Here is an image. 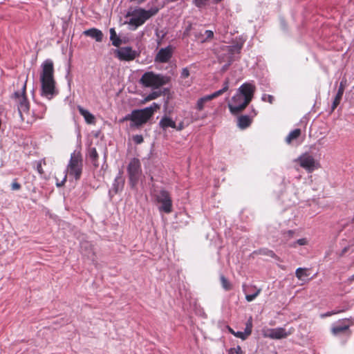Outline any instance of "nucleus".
Returning <instances> with one entry per match:
<instances>
[{
  "label": "nucleus",
  "instance_id": "nucleus-46",
  "mask_svg": "<svg viewBox=\"0 0 354 354\" xmlns=\"http://www.w3.org/2000/svg\"><path fill=\"white\" fill-rule=\"evenodd\" d=\"M146 0H130V1L131 2H134L136 3H138V4H140L143 2H145Z\"/></svg>",
  "mask_w": 354,
  "mask_h": 354
},
{
  "label": "nucleus",
  "instance_id": "nucleus-9",
  "mask_svg": "<svg viewBox=\"0 0 354 354\" xmlns=\"http://www.w3.org/2000/svg\"><path fill=\"white\" fill-rule=\"evenodd\" d=\"M127 173L131 187H136L142 174L141 163L139 159L134 158L130 160L127 167Z\"/></svg>",
  "mask_w": 354,
  "mask_h": 354
},
{
  "label": "nucleus",
  "instance_id": "nucleus-19",
  "mask_svg": "<svg viewBox=\"0 0 354 354\" xmlns=\"http://www.w3.org/2000/svg\"><path fill=\"white\" fill-rule=\"evenodd\" d=\"M83 34L86 36L90 37L94 39L96 41L100 42L103 39L102 32L97 28H93L86 30L83 32Z\"/></svg>",
  "mask_w": 354,
  "mask_h": 354
},
{
  "label": "nucleus",
  "instance_id": "nucleus-28",
  "mask_svg": "<svg viewBox=\"0 0 354 354\" xmlns=\"http://www.w3.org/2000/svg\"><path fill=\"white\" fill-rule=\"evenodd\" d=\"M300 134H301V130L299 129H295L292 130V131H290L289 133V134L286 138V142L288 144L291 143V142L293 140L297 139V138H299Z\"/></svg>",
  "mask_w": 354,
  "mask_h": 354
},
{
  "label": "nucleus",
  "instance_id": "nucleus-37",
  "mask_svg": "<svg viewBox=\"0 0 354 354\" xmlns=\"http://www.w3.org/2000/svg\"><path fill=\"white\" fill-rule=\"evenodd\" d=\"M133 140L136 144H141L144 139L142 135H136L133 137Z\"/></svg>",
  "mask_w": 354,
  "mask_h": 354
},
{
  "label": "nucleus",
  "instance_id": "nucleus-6",
  "mask_svg": "<svg viewBox=\"0 0 354 354\" xmlns=\"http://www.w3.org/2000/svg\"><path fill=\"white\" fill-rule=\"evenodd\" d=\"M243 42L236 43L232 46H222L221 47V51L229 53V55H218V59L220 62H226L227 64L225 67H228L236 59V56L238 55L243 48Z\"/></svg>",
  "mask_w": 354,
  "mask_h": 354
},
{
  "label": "nucleus",
  "instance_id": "nucleus-10",
  "mask_svg": "<svg viewBox=\"0 0 354 354\" xmlns=\"http://www.w3.org/2000/svg\"><path fill=\"white\" fill-rule=\"evenodd\" d=\"M229 88V80L226 79L225 82H223L222 88L205 96H203L200 97L196 104V109L198 111H203L206 104L212 100L213 99L218 97L219 95H222L225 92H226Z\"/></svg>",
  "mask_w": 354,
  "mask_h": 354
},
{
  "label": "nucleus",
  "instance_id": "nucleus-30",
  "mask_svg": "<svg viewBox=\"0 0 354 354\" xmlns=\"http://www.w3.org/2000/svg\"><path fill=\"white\" fill-rule=\"evenodd\" d=\"M308 243V240L306 238H301L290 243V247L295 248L297 247V245H306Z\"/></svg>",
  "mask_w": 354,
  "mask_h": 354
},
{
  "label": "nucleus",
  "instance_id": "nucleus-21",
  "mask_svg": "<svg viewBox=\"0 0 354 354\" xmlns=\"http://www.w3.org/2000/svg\"><path fill=\"white\" fill-rule=\"evenodd\" d=\"M77 109H78L80 113L81 114V115H82L84 117L85 122L87 124H95V117L91 113H90L88 110L84 109L81 106H78Z\"/></svg>",
  "mask_w": 354,
  "mask_h": 354
},
{
  "label": "nucleus",
  "instance_id": "nucleus-42",
  "mask_svg": "<svg viewBox=\"0 0 354 354\" xmlns=\"http://www.w3.org/2000/svg\"><path fill=\"white\" fill-rule=\"evenodd\" d=\"M192 24L189 23L185 28L183 35H185V36L188 35L190 30H192Z\"/></svg>",
  "mask_w": 354,
  "mask_h": 354
},
{
  "label": "nucleus",
  "instance_id": "nucleus-2",
  "mask_svg": "<svg viewBox=\"0 0 354 354\" xmlns=\"http://www.w3.org/2000/svg\"><path fill=\"white\" fill-rule=\"evenodd\" d=\"M160 107L159 104L153 102L148 107L133 110L129 114L125 115L123 120H129L131 128L138 129L147 123Z\"/></svg>",
  "mask_w": 354,
  "mask_h": 354
},
{
  "label": "nucleus",
  "instance_id": "nucleus-27",
  "mask_svg": "<svg viewBox=\"0 0 354 354\" xmlns=\"http://www.w3.org/2000/svg\"><path fill=\"white\" fill-rule=\"evenodd\" d=\"M81 249L84 256H87L88 258L92 259L94 253L91 248V244L86 243L81 244Z\"/></svg>",
  "mask_w": 354,
  "mask_h": 354
},
{
  "label": "nucleus",
  "instance_id": "nucleus-39",
  "mask_svg": "<svg viewBox=\"0 0 354 354\" xmlns=\"http://www.w3.org/2000/svg\"><path fill=\"white\" fill-rule=\"evenodd\" d=\"M241 349L239 346L236 348H230L228 351V354H241Z\"/></svg>",
  "mask_w": 354,
  "mask_h": 354
},
{
  "label": "nucleus",
  "instance_id": "nucleus-17",
  "mask_svg": "<svg viewBox=\"0 0 354 354\" xmlns=\"http://www.w3.org/2000/svg\"><path fill=\"white\" fill-rule=\"evenodd\" d=\"M291 334L290 331H286L284 328L278 327L275 328H270L264 333V337L273 339H280L285 338Z\"/></svg>",
  "mask_w": 354,
  "mask_h": 354
},
{
  "label": "nucleus",
  "instance_id": "nucleus-53",
  "mask_svg": "<svg viewBox=\"0 0 354 354\" xmlns=\"http://www.w3.org/2000/svg\"><path fill=\"white\" fill-rule=\"evenodd\" d=\"M216 2H220L222 0H215Z\"/></svg>",
  "mask_w": 354,
  "mask_h": 354
},
{
  "label": "nucleus",
  "instance_id": "nucleus-11",
  "mask_svg": "<svg viewBox=\"0 0 354 354\" xmlns=\"http://www.w3.org/2000/svg\"><path fill=\"white\" fill-rule=\"evenodd\" d=\"M156 200L161 205L158 207L160 212L169 214L172 212V200L169 193L165 189H161L155 195Z\"/></svg>",
  "mask_w": 354,
  "mask_h": 354
},
{
  "label": "nucleus",
  "instance_id": "nucleus-47",
  "mask_svg": "<svg viewBox=\"0 0 354 354\" xmlns=\"http://www.w3.org/2000/svg\"><path fill=\"white\" fill-rule=\"evenodd\" d=\"M337 313L336 312H334V311H331V312H328L326 313L325 315H323V317H327V316H330L332 315H335Z\"/></svg>",
  "mask_w": 354,
  "mask_h": 354
},
{
  "label": "nucleus",
  "instance_id": "nucleus-49",
  "mask_svg": "<svg viewBox=\"0 0 354 354\" xmlns=\"http://www.w3.org/2000/svg\"><path fill=\"white\" fill-rule=\"evenodd\" d=\"M268 255L273 257L275 256L274 253L272 251H269Z\"/></svg>",
  "mask_w": 354,
  "mask_h": 354
},
{
  "label": "nucleus",
  "instance_id": "nucleus-7",
  "mask_svg": "<svg viewBox=\"0 0 354 354\" xmlns=\"http://www.w3.org/2000/svg\"><path fill=\"white\" fill-rule=\"evenodd\" d=\"M243 42L236 43L232 46H222L221 47V51L229 53V55H218V59L220 62H226L227 64L225 67H228L236 59V56L238 55L243 48Z\"/></svg>",
  "mask_w": 354,
  "mask_h": 354
},
{
  "label": "nucleus",
  "instance_id": "nucleus-3",
  "mask_svg": "<svg viewBox=\"0 0 354 354\" xmlns=\"http://www.w3.org/2000/svg\"><path fill=\"white\" fill-rule=\"evenodd\" d=\"M156 8L146 10L143 8H136L131 12H127V16L130 17L129 25L131 26L132 30H136L138 27L142 26L145 22L158 12Z\"/></svg>",
  "mask_w": 354,
  "mask_h": 354
},
{
  "label": "nucleus",
  "instance_id": "nucleus-31",
  "mask_svg": "<svg viewBox=\"0 0 354 354\" xmlns=\"http://www.w3.org/2000/svg\"><path fill=\"white\" fill-rule=\"evenodd\" d=\"M161 92L160 91H152L149 94H148L144 99L145 102H148L152 100H155L159 96H160Z\"/></svg>",
  "mask_w": 354,
  "mask_h": 354
},
{
  "label": "nucleus",
  "instance_id": "nucleus-36",
  "mask_svg": "<svg viewBox=\"0 0 354 354\" xmlns=\"http://www.w3.org/2000/svg\"><path fill=\"white\" fill-rule=\"evenodd\" d=\"M261 100L264 102H268L272 104L274 101V97L271 95L263 94L261 97Z\"/></svg>",
  "mask_w": 354,
  "mask_h": 354
},
{
  "label": "nucleus",
  "instance_id": "nucleus-34",
  "mask_svg": "<svg viewBox=\"0 0 354 354\" xmlns=\"http://www.w3.org/2000/svg\"><path fill=\"white\" fill-rule=\"evenodd\" d=\"M233 335L235 337L241 339L242 340H245L249 336V335H246L245 330L243 332H242V331L233 332Z\"/></svg>",
  "mask_w": 354,
  "mask_h": 354
},
{
  "label": "nucleus",
  "instance_id": "nucleus-22",
  "mask_svg": "<svg viewBox=\"0 0 354 354\" xmlns=\"http://www.w3.org/2000/svg\"><path fill=\"white\" fill-rule=\"evenodd\" d=\"M159 126L162 130H166L169 127L174 129L176 127V122L170 117L164 115L159 122Z\"/></svg>",
  "mask_w": 354,
  "mask_h": 354
},
{
  "label": "nucleus",
  "instance_id": "nucleus-26",
  "mask_svg": "<svg viewBox=\"0 0 354 354\" xmlns=\"http://www.w3.org/2000/svg\"><path fill=\"white\" fill-rule=\"evenodd\" d=\"M349 328L348 324L338 322L335 324L332 328V333L333 335H337L340 333L347 330Z\"/></svg>",
  "mask_w": 354,
  "mask_h": 354
},
{
  "label": "nucleus",
  "instance_id": "nucleus-29",
  "mask_svg": "<svg viewBox=\"0 0 354 354\" xmlns=\"http://www.w3.org/2000/svg\"><path fill=\"white\" fill-rule=\"evenodd\" d=\"M220 280L221 283V286L225 290H230L232 288L230 282L224 277V275L221 274L220 276Z\"/></svg>",
  "mask_w": 354,
  "mask_h": 354
},
{
  "label": "nucleus",
  "instance_id": "nucleus-18",
  "mask_svg": "<svg viewBox=\"0 0 354 354\" xmlns=\"http://www.w3.org/2000/svg\"><path fill=\"white\" fill-rule=\"evenodd\" d=\"M243 291L245 295V299L248 302L254 301L256 297L261 293V288H257L255 286H246L243 285Z\"/></svg>",
  "mask_w": 354,
  "mask_h": 354
},
{
  "label": "nucleus",
  "instance_id": "nucleus-41",
  "mask_svg": "<svg viewBox=\"0 0 354 354\" xmlns=\"http://www.w3.org/2000/svg\"><path fill=\"white\" fill-rule=\"evenodd\" d=\"M184 128H185V125H184V122L183 121L179 122L178 124H176V127H174V129H175L178 131H182L183 129H184Z\"/></svg>",
  "mask_w": 354,
  "mask_h": 354
},
{
  "label": "nucleus",
  "instance_id": "nucleus-32",
  "mask_svg": "<svg viewBox=\"0 0 354 354\" xmlns=\"http://www.w3.org/2000/svg\"><path fill=\"white\" fill-rule=\"evenodd\" d=\"M295 275L299 279H303L304 277H308L305 268H298L295 271Z\"/></svg>",
  "mask_w": 354,
  "mask_h": 354
},
{
  "label": "nucleus",
  "instance_id": "nucleus-43",
  "mask_svg": "<svg viewBox=\"0 0 354 354\" xmlns=\"http://www.w3.org/2000/svg\"><path fill=\"white\" fill-rule=\"evenodd\" d=\"M11 187L12 190H18L20 189L21 185L17 182H13L11 185Z\"/></svg>",
  "mask_w": 354,
  "mask_h": 354
},
{
  "label": "nucleus",
  "instance_id": "nucleus-16",
  "mask_svg": "<svg viewBox=\"0 0 354 354\" xmlns=\"http://www.w3.org/2000/svg\"><path fill=\"white\" fill-rule=\"evenodd\" d=\"M174 48L169 45L165 48H160L155 57V61L159 63H167L171 58Z\"/></svg>",
  "mask_w": 354,
  "mask_h": 354
},
{
  "label": "nucleus",
  "instance_id": "nucleus-23",
  "mask_svg": "<svg viewBox=\"0 0 354 354\" xmlns=\"http://www.w3.org/2000/svg\"><path fill=\"white\" fill-rule=\"evenodd\" d=\"M110 32V40L111 41L112 45L115 47H119L122 44H125L126 41L122 40L117 33L114 28H111L109 30Z\"/></svg>",
  "mask_w": 354,
  "mask_h": 354
},
{
  "label": "nucleus",
  "instance_id": "nucleus-1",
  "mask_svg": "<svg viewBox=\"0 0 354 354\" xmlns=\"http://www.w3.org/2000/svg\"><path fill=\"white\" fill-rule=\"evenodd\" d=\"M40 81L42 95L50 100L56 92L53 62L50 59H46L41 64Z\"/></svg>",
  "mask_w": 354,
  "mask_h": 354
},
{
  "label": "nucleus",
  "instance_id": "nucleus-40",
  "mask_svg": "<svg viewBox=\"0 0 354 354\" xmlns=\"http://www.w3.org/2000/svg\"><path fill=\"white\" fill-rule=\"evenodd\" d=\"M196 6L201 8L206 4V0H193Z\"/></svg>",
  "mask_w": 354,
  "mask_h": 354
},
{
  "label": "nucleus",
  "instance_id": "nucleus-48",
  "mask_svg": "<svg viewBox=\"0 0 354 354\" xmlns=\"http://www.w3.org/2000/svg\"><path fill=\"white\" fill-rule=\"evenodd\" d=\"M218 55H223V56L229 55V53H225V52L221 51Z\"/></svg>",
  "mask_w": 354,
  "mask_h": 354
},
{
  "label": "nucleus",
  "instance_id": "nucleus-5",
  "mask_svg": "<svg viewBox=\"0 0 354 354\" xmlns=\"http://www.w3.org/2000/svg\"><path fill=\"white\" fill-rule=\"evenodd\" d=\"M169 80L170 78L168 76L148 71L142 75L140 82L145 87L158 88L169 83Z\"/></svg>",
  "mask_w": 354,
  "mask_h": 354
},
{
  "label": "nucleus",
  "instance_id": "nucleus-12",
  "mask_svg": "<svg viewBox=\"0 0 354 354\" xmlns=\"http://www.w3.org/2000/svg\"><path fill=\"white\" fill-rule=\"evenodd\" d=\"M249 103H245V97L236 91L227 106L232 114L236 115L243 111Z\"/></svg>",
  "mask_w": 354,
  "mask_h": 354
},
{
  "label": "nucleus",
  "instance_id": "nucleus-33",
  "mask_svg": "<svg viewBox=\"0 0 354 354\" xmlns=\"http://www.w3.org/2000/svg\"><path fill=\"white\" fill-rule=\"evenodd\" d=\"M252 329V318L250 317L245 324V332L246 335H250Z\"/></svg>",
  "mask_w": 354,
  "mask_h": 354
},
{
  "label": "nucleus",
  "instance_id": "nucleus-8",
  "mask_svg": "<svg viewBox=\"0 0 354 354\" xmlns=\"http://www.w3.org/2000/svg\"><path fill=\"white\" fill-rule=\"evenodd\" d=\"M82 171V160L80 153L73 152L71 155L70 161L67 167L68 174L76 180L81 176Z\"/></svg>",
  "mask_w": 354,
  "mask_h": 354
},
{
  "label": "nucleus",
  "instance_id": "nucleus-13",
  "mask_svg": "<svg viewBox=\"0 0 354 354\" xmlns=\"http://www.w3.org/2000/svg\"><path fill=\"white\" fill-rule=\"evenodd\" d=\"M116 57L120 61L131 62L139 56V52L131 46L120 47L115 50Z\"/></svg>",
  "mask_w": 354,
  "mask_h": 354
},
{
  "label": "nucleus",
  "instance_id": "nucleus-25",
  "mask_svg": "<svg viewBox=\"0 0 354 354\" xmlns=\"http://www.w3.org/2000/svg\"><path fill=\"white\" fill-rule=\"evenodd\" d=\"M88 158L95 167H97L99 166L98 162V153L95 148L92 147L88 149Z\"/></svg>",
  "mask_w": 354,
  "mask_h": 354
},
{
  "label": "nucleus",
  "instance_id": "nucleus-14",
  "mask_svg": "<svg viewBox=\"0 0 354 354\" xmlns=\"http://www.w3.org/2000/svg\"><path fill=\"white\" fill-rule=\"evenodd\" d=\"M255 91L256 86L252 82H245L237 89V91L244 96L245 103H250L252 101Z\"/></svg>",
  "mask_w": 354,
  "mask_h": 354
},
{
  "label": "nucleus",
  "instance_id": "nucleus-24",
  "mask_svg": "<svg viewBox=\"0 0 354 354\" xmlns=\"http://www.w3.org/2000/svg\"><path fill=\"white\" fill-rule=\"evenodd\" d=\"M252 123V119L247 115H241L238 118V127L241 129L248 128Z\"/></svg>",
  "mask_w": 354,
  "mask_h": 354
},
{
  "label": "nucleus",
  "instance_id": "nucleus-52",
  "mask_svg": "<svg viewBox=\"0 0 354 354\" xmlns=\"http://www.w3.org/2000/svg\"><path fill=\"white\" fill-rule=\"evenodd\" d=\"M46 107H44V108H43V112H44V113L46 111Z\"/></svg>",
  "mask_w": 354,
  "mask_h": 354
},
{
  "label": "nucleus",
  "instance_id": "nucleus-35",
  "mask_svg": "<svg viewBox=\"0 0 354 354\" xmlns=\"http://www.w3.org/2000/svg\"><path fill=\"white\" fill-rule=\"evenodd\" d=\"M42 164H45L44 160H40L37 162L36 169L39 174H43L44 171L42 168Z\"/></svg>",
  "mask_w": 354,
  "mask_h": 354
},
{
  "label": "nucleus",
  "instance_id": "nucleus-51",
  "mask_svg": "<svg viewBox=\"0 0 354 354\" xmlns=\"http://www.w3.org/2000/svg\"><path fill=\"white\" fill-rule=\"evenodd\" d=\"M229 330L232 334H233V332H234L232 328H230Z\"/></svg>",
  "mask_w": 354,
  "mask_h": 354
},
{
  "label": "nucleus",
  "instance_id": "nucleus-44",
  "mask_svg": "<svg viewBox=\"0 0 354 354\" xmlns=\"http://www.w3.org/2000/svg\"><path fill=\"white\" fill-rule=\"evenodd\" d=\"M205 35L207 39H210V38L213 37L214 32H213V31H212L210 30H207L205 32Z\"/></svg>",
  "mask_w": 354,
  "mask_h": 354
},
{
  "label": "nucleus",
  "instance_id": "nucleus-45",
  "mask_svg": "<svg viewBox=\"0 0 354 354\" xmlns=\"http://www.w3.org/2000/svg\"><path fill=\"white\" fill-rule=\"evenodd\" d=\"M66 180V175H65V176L64 177L63 180L60 183L57 182L56 183V185L57 187H62L64 185V183H65Z\"/></svg>",
  "mask_w": 354,
  "mask_h": 354
},
{
  "label": "nucleus",
  "instance_id": "nucleus-20",
  "mask_svg": "<svg viewBox=\"0 0 354 354\" xmlns=\"http://www.w3.org/2000/svg\"><path fill=\"white\" fill-rule=\"evenodd\" d=\"M346 83V81H342L340 82L337 93L335 95V97L333 102L332 106H331V111H333L335 108L338 106L339 104L341 99L342 97V95L344 94V84Z\"/></svg>",
  "mask_w": 354,
  "mask_h": 354
},
{
  "label": "nucleus",
  "instance_id": "nucleus-38",
  "mask_svg": "<svg viewBox=\"0 0 354 354\" xmlns=\"http://www.w3.org/2000/svg\"><path fill=\"white\" fill-rule=\"evenodd\" d=\"M189 76V71L187 68H183L180 73V77L185 79Z\"/></svg>",
  "mask_w": 354,
  "mask_h": 354
},
{
  "label": "nucleus",
  "instance_id": "nucleus-50",
  "mask_svg": "<svg viewBox=\"0 0 354 354\" xmlns=\"http://www.w3.org/2000/svg\"><path fill=\"white\" fill-rule=\"evenodd\" d=\"M288 235L291 236L294 232L292 230H288Z\"/></svg>",
  "mask_w": 354,
  "mask_h": 354
},
{
  "label": "nucleus",
  "instance_id": "nucleus-15",
  "mask_svg": "<svg viewBox=\"0 0 354 354\" xmlns=\"http://www.w3.org/2000/svg\"><path fill=\"white\" fill-rule=\"evenodd\" d=\"M298 160L300 166L308 172H312L318 167V163H317L315 158L308 153L302 154L299 157Z\"/></svg>",
  "mask_w": 354,
  "mask_h": 354
},
{
  "label": "nucleus",
  "instance_id": "nucleus-4",
  "mask_svg": "<svg viewBox=\"0 0 354 354\" xmlns=\"http://www.w3.org/2000/svg\"><path fill=\"white\" fill-rule=\"evenodd\" d=\"M26 81L22 83L20 90L15 91L12 96L17 106L18 112L21 120H26V115H28L30 104L26 94Z\"/></svg>",
  "mask_w": 354,
  "mask_h": 354
}]
</instances>
